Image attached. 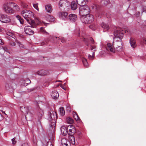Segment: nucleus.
<instances>
[{
	"mask_svg": "<svg viewBox=\"0 0 146 146\" xmlns=\"http://www.w3.org/2000/svg\"><path fill=\"white\" fill-rule=\"evenodd\" d=\"M56 118H57L56 114V112L52 111L49 113L48 118L49 120L50 121L52 119H55Z\"/></svg>",
	"mask_w": 146,
	"mask_h": 146,
	"instance_id": "obj_14",
	"label": "nucleus"
},
{
	"mask_svg": "<svg viewBox=\"0 0 146 146\" xmlns=\"http://www.w3.org/2000/svg\"><path fill=\"white\" fill-rule=\"evenodd\" d=\"M27 80V81H28L29 82H31L30 80H29L27 79V80Z\"/></svg>",
	"mask_w": 146,
	"mask_h": 146,
	"instance_id": "obj_54",
	"label": "nucleus"
},
{
	"mask_svg": "<svg viewBox=\"0 0 146 146\" xmlns=\"http://www.w3.org/2000/svg\"><path fill=\"white\" fill-rule=\"evenodd\" d=\"M86 1V0H77V2L78 5L82 6L85 5Z\"/></svg>",
	"mask_w": 146,
	"mask_h": 146,
	"instance_id": "obj_25",
	"label": "nucleus"
},
{
	"mask_svg": "<svg viewBox=\"0 0 146 146\" xmlns=\"http://www.w3.org/2000/svg\"><path fill=\"white\" fill-rule=\"evenodd\" d=\"M89 40L91 41V44H93L94 43V41L92 38L90 37L89 39Z\"/></svg>",
	"mask_w": 146,
	"mask_h": 146,
	"instance_id": "obj_43",
	"label": "nucleus"
},
{
	"mask_svg": "<svg viewBox=\"0 0 146 146\" xmlns=\"http://www.w3.org/2000/svg\"><path fill=\"white\" fill-rule=\"evenodd\" d=\"M87 45L88 46H89V44H88V43H87Z\"/></svg>",
	"mask_w": 146,
	"mask_h": 146,
	"instance_id": "obj_55",
	"label": "nucleus"
},
{
	"mask_svg": "<svg viewBox=\"0 0 146 146\" xmlns=\"http://www.w3.org/2000/svg\"><path fill=\"white\" fill-rule=\"evenodd\" d=\"M51 96L53 98L56 99L59 97V94L57 91L54 90L52 91Z\"/></svg>",
	"mask_w": 146,
	"mask_h": 146,
	"instance_id": "obj_21",
	"label": "nucleus"
},
{
	"mask_svg": "<svg viewBox=\"0 0 146 146\" xmlns=\"http://www.w3.org/2000/svg\"><path fill=\"white\" fill-rule=\"evenodd\" d=\"M77 7V5L76 2L74 1L72 2L71 4V9L73 10H75L76 9Z\"/></svg>",
	"mask_w": 146,
	"mask_h": 146,
	"instance_id": "obj_28",
	"label": "nucleus"
},
{
	"mask_svg": "<svg viewBox=\"0 0 146 146\" xmlns=\"http://www.w3.org/2000/svg\"><path fill=\"white\" fill-rule=\"evenodd\" d=\"M68 130H69V131L68 133L69 135H73L76 132L75 127L72 125H70L68 126Z\"/></svg>",
	"mask_w": 146,
	"mask_h": 146,
	"instance_id": "obj_10",
	"label": "nucleus"
},
{
	"mask_svg": "<svg viewBox=\"0 0 146 146\" xmlns=\"http://www.w3.org/2000/svg\"><path fill=\"white\" fill-rule=\"evenodd\" d=\"M77 16L76 15L72 14H70L68 16V19L70 22L72 23L74 22L77 19Z\"/></svg>",
	"mask_w": 146,
	"mask_h": 146,
	"instance_id": "obj_15",
	"label": "nucleus"
},
{
	"mask_svg": "<svg viewBox=\"0 0 146 146\" xmlns=\"http://www.w3.org/2000/svg\"><path fill=\"white\" fill-rule=\"evenodd\" d=\"M33 7L37 11H39V9L38 8V3L33 4Z\"/></svg>",
	"mask_w": 146,
	"mask_h": 146,
	"instance_id": "obj_38",
	"label": "nucleus"
},
{
	"mask_svg": "<svg viewBox=\"0 0 146 146\" xmlns=\"http://www.w3.org/2000/svg\"><path fill=\"white\" fill-rule=\"evenodd\" d=\"M114 43H113L112 45L111 43H108L107 44L106 49L108 51H110L111 52H115V49L114 48Z\"/></svg>",
	"mask_w": 146,
	"mask_h": 146,
	"instance_id": "obj_12",
	"label": "nucleus"
},
{
	"mask_svg": "<svg viewBox=\"0 0 146 146\" xmlns=\"http://www.w3.org/2000/svg\"><path fill=\"white\" fill-rule=\"evenodd\" d=\"M22 146H29V145L28 143H25L22 144Z\"/></svg>",
	"mask_w": 146,
	"mask_h": 146,
	"instance_id": "obj_48",
	"label": "nucleus"
},
{
	"mask_svg": "<svg viewBox=\"0 0 146 146\" xmlns=\"http://www.w3.org/2000/svg\"><path fill=\"white\" fill-rule=\"evenodd\" d=\"M48 72L44 70H40L38 71L36 73V74L41 76H45L47 74Z\"/></svg>",
	"mask_w": 146,
	"mask_h": 146,
	"instance_id": "obj_17",
	"label": "nucleus"
},
{
	"mask_svg": "<svg viewBox=\"0 0 146 146\" xmlns=\"http://www.w3.org/2000/svg\"><path fill=\"white\" fill-rule=\"evenodd\" d=\"M114 36L113 38L114 39L117 38L121 40L123 37V34L121 31L117 30L114 31Z\"/></svg>",
	"mask_w": 146,
	"mask_h": 146,
	"instance_id": "obj_6",
	"label": "nucleus"
},
{
	"mask_svg": "<svg viewBox=\"0 0 146 146\" xmlns=\"http://www.w3.org/2000/svg\"><path fill=\"white\" fill-rule=\"evenodd\" d=\"M3 118V117L1 114L0 113V121L2 120Z\"/></svg>",
	"mask_w": 146,
	"mask_h": 146,
	"instance_id": "obj_51",
	"label": "nucleus"
},
{
	"mask_svg": "<svg viewBox=\"0 0 146 146\" xmlns=\"http://www.w3.org/2000/svg\"><path fill=\"white\" fill-rule=\"evenodd\" d=\"M66 84V83H64V85H65Z\"/></svg>",
	"mask_w": 146,
	"mask_h": 146,
	"instance_id": "obj_57",
	"label": "nucleus"
},
{
	"mask_svg": "<svg viewBox=\"0 0 146 146\" xmlns=\"http://www.w3.org/2000/svg\"><path fill=\"white\" fill-rule=\"evenodd\" d=\"M141 44H146V38H143L141 41Z\"/></svg>",
	"mask_w": 146,
	"mask_h": 146,
	"instance_id": "obj_39",
	"label": "nucleus"
},
{
	"mask_svg": "<svg viewBox=\"0 0 146 146\" xmlns=\"http://www.w3.org/2000/svg\"><path fill=\"white\" fill-rule=\"evenodd\" d=\"M97 28L95 24H92L89 26V28L92 30H95Z\"/></svg>",
	"mask_w": 146,
	"mask_h": 146,
	"instance_id": "obj_34",
	"label": "nucleus"
},
{
	"mask_svg": "<svg viewBox=\"0 0 146 146\" xmlns=\"http://www.w3.org/2000/svg\"><path fill=\"white\" fill-rule=\"evenodd\" d=\"M90 49L91 50H92L93 55L94 56V55L95 52L96 51V46L95 45H90Z\"/></svg>",
	"mask_w": 146,
	"mask_h": 146,
	"instance_id": "obj_30",
	"label": "nucleus"
},
{
	"mask_svg": "<svg viewBox=\"0 0 146 146\" xmlns=\"http://www.w3.org/2000/svg\"><path fill=\"white\" fill-rule=\"evenodd\" d=\"M110 2L109 0H102L101 3L105 5H106L109 3Z\"/></svg>",
	"mask_w": 146,
	"mask_h": 146,
	"instance_id": "obj_36",
	"label": "nucleus"
},
{
	"mask_svg": "<svg viewBox=\"0 0 146 146\" xmlns=\"http://www.w3.org/2000/svg\"><path fill=\"white\" fill-rule=\"evenodd\" d=\"M17 43L18 44L19 47L23 48H25L24 46L21 43V42L18 41H17Z\"/></svg>",
	"mask_w": 146,
	"mask_h": 146,
	"instance_id": "obj_37",
	"label": "nucleus"
},
{
	"mask_svg": "<svg viewBox=\"0 0 146 146\" xmlns=\"http://www.w3.org/2000/svg\"><path fill=\"white\" fill-rule=\"evenodd\" d=\"M90 11V8L87 5L81 6L79 8V13L81 16L89 14Z\"/></svg>",
	"mask_w": 146,
	"mask_h": 146,
	"instance_id": "obj_4",
	"label": "nucleus"
},
{
	"mask_svg": "<svg viewBox=\"0 0 146 146\" xmlns=\"http://www.w3.org/2000/svg\"><path fill=\"white\" fill-rule=\"evenodd\" d=\"M39 113H38V117L40 118L42 117V115L44 114V112L43 110L40 109L39 110Z\"/></svg>",
	"mask_w": 146,
	"mask_h": 146,
	"instance_id": "obj_35",
	"label": "nucleus"
},
{
	"mask_svg": "<svg viewBox=\"0 0 146 146\" xmlns=\"http://www.w3.org/2000/svg\"><path fill=\"white\" fill-rule=\"evenodd\" d=\"M66 122L68 123L72 124L74 122V120L71 117H68L66 118Z\"/></svg>",
	"mask_w": 146,
	"mask_h": 146,
	"instance_id": "obj_29",
	"label": "nucleus"
},
{
	"mask_svg": "<svg viewBox=\"0 0 146 146\" xmlns=\"http://www.w3.org/2000/svg\"><path fill=\"white\" fill-rule=\"evenodd\" d=\"M10 44L12 46H14L15 45V42L13 41H11L10 43Z\"/></svg>",
	"mask_w": 146,
	"mask_h": 146,
	"instance_id": "obj_46",
	"label": "nucleus"
},
{
	"mask_svg": "<svg viewBox=\"0 0 146 146\" xmlns=\"http://www.w3.org/2000/svg\"><path fill=\"white\" fill-rule=\"evenodd\" d=\"M0 21L2 22L7 23L11 21V19L9 16L6 14L0 15Z\"/></svg>",
	"mask_w": 146,
	"mask_h": 146,
	"instance_id": "obj_5",
	"label": "nucleus"
},
{
	"mask_svg": "<svg viewBox=\"0 0 146 146\" xmlns=\"http://www.w3.org/2000/svg\"><path fill=\"white\" fill-rule=\"evenodd\" d=\"M73 135H72L69 136V141H68L69 142L70 145V143H71L72 145H74L75 143V138Z\"/></svg>",
	"mask_w": 146,
	"mask_h": 146,
	"instance_id": "obj_20",
	"label": "nucleus"
},
{
	"mask_svg": "<svg viewBox=\"0 0 146 146\" xmlns=\"http://www.w3.org/2000/svg\"><path fill=\"white\" fill-rule=\"evenodd\" d=\"M92 9L94 10H96L97 9V7L96 5L95 4L92 5L91 6Z\"/></svg>",
	"mask_w": 146,
	"mask_h": 146,
	"instance_id": "obj_42",
	"label": "nucleus"
},
{
	"mask_svg": "<svg viewBox=\"0 0 146 146\" xmlns=\"http://www.w3.org/2000/svg\"><path fill=\"white\" fill-rule=\"evenodd\" d=\"M11 141L12 142V143L13 145L15 144L17 142V141L15 140V137L12 139L11 140Z\"/></svg>",
	"mask_w": 146,
	"mask_h": 146,
	"instance_id": "obj_41",
	"label": "nucleus"
},
{
	"mask_svg": "<svg viewBox=\"0 0 146 146\" xmlns=\"http://www.w3.org/2000/svg\"><path fill=\"white\" fill-rule=\"evenodd\" d=\"M61 87L64 90H66V88L63 85H61Z\"/></svg>",
	"mask_w": 146,
	"mask_h": 146,
	"instance_id": "obj_50",
	"label": "nucleus"
},
{
	"mask_svg": "<svg viewBox=\"0 0 146 146\" xmlns=\"http://www.w3.org/2000/svg\"><path fill=\"white\" fill-rule=\"evenodd\" d=\"M69 4L68 1L67 0H60L59 3L60 7H68Z\"/></svg>",
	"mask_w": 146,
	"mask_h": 146,
	"instance_id": "obj_11",
	"label": "nucleus"
},
{
	"mask_svg": "<svg viewBox=\"0 0 146 146\" xmlns=\"http://www.w3.org/2000/svg\"><path fill=\"white\" fill-rule=\"evenodd\" d=\"M21 14L30 25L32 26V27L36 28L37 25L34 21L32 20L31 19L32 17L33 16V13L31 11L27 10H24L22 11Z\"/></svg>",
	"mask_w": 146,
	"mask_h": 146,
	"instance_id": "obj_1",
	"label": "nucleus"
},
{
	"mask_svg": "<svg viewBox=\"0 0 146 146\" xmlns=\"http://www.w3.org/2000/svg\"><path fill=\"white\" fill-rule=\"evenodd\" d=\"M101 26L105 31L108 30L109 29V27L108 25L104 23H102Z\"/></svg>",
	"mask_w": 146,
	"mask_h": 146,
	"instance_id": "obj_24",
	"label": "nucleus"
},
{
	"mask_svg": "<svg viewBox=\"0 0 146 146\" xmlns=\"http://www.w3.org/2000/svg\"><path fill=\"white\" fill-rule=\"evenodd\" d=\"M21 111L24 113L26 114L25 115V118L27 119V114L29 116H31L32 114L29 110V107L28 106L23 107L22 106L20 107Z\"/></svg>",
	"mask_w": 146,
	"mask_h": 146,
	"instance_id": "obj_8",
	"label": "nucleus"
},
{
	"mask_svg": "<svg viewBox=\"0 0 146 146\" xmlns=\"http://www.w3.org/2000/svg\"><path fill=\"white\" fill-rule=\"evenodd\" d=\"M58 38V40H60L61 42H65V40L64 38L60 37Z\"/></svg>",
	"mask_w": 146,
	"mask_h": 146,
	"instance_id": "obj_40",
	"label": "nucleus"
},
{
	"mask_svg": "<svg viewBox=\"0 0 146 146\" xmlns=\"http://www.w3.org/2000/svg\"><path fill=\"white\" fill-rule=\"evenodd\" d=\"M46 20L50 22H52L54 21L55 19L52 16L49 15H47L46 16Z\"/></svg>",
	"mask_w": 146,
	"mask_h": 146,
	"instance_id": "obj_22",
	"label": "nucleus"
},
{
	"mask_svg": "<svg viewBox=\"0 0 146 146\" xmlns=\"http://www.w3.org/2000/svg\"><path fill=\"white\" fill-rule=\"evenodd\" d=\"M72 114L74 118L77 121L80 120V118L76 112L73 111Z\"/></svg>",
	"mask_w": 146,
	"mask_h": 146,
	"instance_id": "obj_27",
	"label": "nucleus"
},
{
	"mask_svg": "<svg viewBox=\"0 0 146 146\" xmlns=\"http://www.w3.org/2000/svg\"><path fill=\"white\" fill-rule=\"evenodd\" d=\"M60 114L62 116H63L65 114V111L64 108L62 107L60 108Z\"/></svg>",
	"mask_w": 146,
	"mask_h": 146,
	"instance_id": "obj_33",
	"label": "nucleus"
},
{
	"mask_svg": "<svg viewBox=\"0 0 146 146\" xmlns=\"http://www.w3.org/2000/svg\"><path fill=\"white\" fill-rule=\"evenodd\" d=\"M82 61L84 66L86 67H88V63L86 59L85 58H83L82 59Z\"/></svg>",
	"mask_w": 146,
	"mask_h": 146,
	"instance_id": "obj_32",
	"label": "nucleus"
},
{
	"mask_svg": "<svg viewBox=\"0 0 146 146\" xmlns=\"http://www.w3.org/2000/svg\"><path fill=\"white\" fill-rule=\"evenodd\" d=\"M66 110L68 111H70L71 110V108L69 106H67L66 107Z\"/></svg>",
	"mask_w": 146,
	"mask_h": 146,
	"instance_id": "obj_45",
	"label": "nucleus"
},
{
	"mask_svg": "<svg viewBox=\"0 0 146 146\" xmlns=\"http://www.w3.org/2000/svg\"><path fill=\"white\" fill-rule=\"evenodd\" d=\"M61 81H59V82H61Z\"/></svg>",
	"mask_w": 146,
	"mask_h": 146,
	"instance_id": "obj_58",
	"label": "nucleus"
},
{
	"mask_svg": "<svg viewBox=\"0 0 146 146\" xmlns=\"http://www.w3.org/2000/svg\"><path fill=\"white\" fill-rule=\"evenodd\" d=\"M59 17L60 19L63 20H65L66 19L68 13L65 12H60L58 14Z\"/></svg>",
	"mask_w": 146,
	"mask_h": 146,
	"instance_id": "obj_13",
	"label": "nucleus"
},
{
	"mask_svg": "<svg viewBox=\"0 0 146 146\" xmlns=\"http://www.w3.org/2000/svg\"><path fill=\"white\" fill-rule=\"evenodd\" d=\"M60 129L62 133L64 136L66 135L68 133V126L67 127L66 126H62Z\"/></svg>",
	"mask_w": 146,
	"mask_h": 146,
	"instance_id": "obj_16",
	"label": "nucleus"
},
{
	"mask_svg": "<svg viewBox=\"0 0 146 146\" xmlns=\"http://www.w3.org/2000/svg\"><path fill=\"white\" fill-rule=\"evenodd\" d=\"M1 108V107L0 106V108Z\"/></svg>",
	"mask_w": 146,
	"mask_h": 146,
	"instance_id": "obj_59",
	"label": "nucleus"
},
{
	"mask_svg": "<svg viewBox=\"0 0 146 146\" xmlns=\"http://www.w3.org/2000/svg\"><path fill=\"white\" fill-rule=\"evenodd\" d=\"M61 143L62 146H70L69 142L65 138L62 139Z\"/></svg>",
	"mask_w": 146,
	"mask_h": 146,
	"instance_id": "obj_19",
	"label": "nucleus"
},
{
	"mask_svg": "<svg viewBox=\"0 0 146 146\" xmlns=\"http://www.w3.org/2000/svg\"><path fill=\"white\" fill-rule=\"evenodd\" d=\"M125 32L126 33L127 32H128V31H129V30L128 29H125Z\"/></svg>",
	"mask_w": 146,
	"mask_h": 146,
	"instance_id": "obj_53",
	"label": "nucleus"
},
{
	"mask_svg": "<svg viewBox=\"0 0 146 146\" xmlns=\"http://www.w3.org/2000/svg\"><path fill=\"white\" fill-rule=\"evenodd\" d=\"M12 2H7L4 3L2 7L3 11L7 14H12L14 13V10L11 7Z\"/></svg>",
	"mask_w": 146,
	"mask_h": 146,
	"instance_id": "obj_2",
	"label": "nucleus"
},
{
	"mask_svg": "<svg viewBox=\"0 0 146 146\" xmlns=\"http://www.w3.org/2000/svg\"><path fill=\"white\" fill-rule=\"evenodd\" d=\"M11 5L14 9H13L14 11H18L19 10L20 8L19 6L16 4L12 2Z\"/></svg>",
	"mask_w": 146,
	"mask_h": 146,
	"instance_id": "obj_26",
	"label": "nucleus"
},
{
	"mask_svg": "<svg viewBox=\"0 0 146 146\" xmlns=\"http://www.w3.org/2000/svg\"><path fill=\"white\" fill-rule=\"evenodd\" d=\"M31 26H25L24 28V30L25 33L29 35H31L33 34L34 32V31L31 29V28L34 27H32V26L31 25Z\"/></svg>",
	"mask_w": 146,
	"mask_h": 146,
	"instance_id": "obj_9",
	"label": "nucleus"
},
{
	"mask_svg": "<svg viewBox=\"0 0 146 146\" xmlns=\"http://www.w3.org/2000/svg\"><path fill=\"white\" fill-rule=\"evenodd\" d=\"M41 29V31H43L46 34H48V33L47 32H46V31H45V30L44 29V28L41 27V28H40Z\"/></svg>",
	"mask_w": 146,
	"mask_h": 146,
	"instance_id": "obj_47",
	"label": "nucleus"
},
{
	"mask_svg": "<svg viewBox=\"0 0 146 146\" xmlns=\"http://www.w3.org/2000/svg\"><path fill=\"white\" fill-rule=\"evenodd\" d=\"M131 46L133 48H135L136 46L137 45L136 41L135 39L133 38H131L129 40Z\"/></svg>",
	"mask_w": 146,
	"mask_h": 146,
	"instance_id": "obj_18",
	"label": "nucleus"
},
{
	"mask_svg": "<svg viewBox=\"0 0 146 146\" xmlns=\"http://www.w3.org/2000/svg\"><path fill=\"white\" fill-rule=\"evenodd\" d=\"M3 42L2 40L0 39V44L1 45H3Z\"/></svg>",
	"mask_w": 146,
	"mask_h": 146,
	"instance_id": "obj_52",
	"label": "nucleus"
},
{
	"mask_svg": "<svg viewBox=\"0 0 146 146\" xmlns=\"http://www.w3.org/2000/svg\"><path fill=\"white\" fill-rule=\"evenodd\" d=\"M114 46H115L114 48L115 49V51L116 50L118 51H121L122 50V43L120 41H118L115 42V43L113 42Z\"/></svg>",
	"mask_w": 146,
	"mask_h": 146,
	"instance_id": "obj_7",
	"label": "nucleus"
},
{
	"mask_svg": "<svg viewBox=\"0 0 146 146\" xmlns=\"http://www.w3.org/2000/svg\"><path fill=\"white\" fill-rule=\"evenodd\" d=\"M94 56L93 55V54H92V56L91 55H89L88 56V58H89V59H92V58H93L94 57Z\"/></svg>",
	"mask_w": 146,
	"mask_h": 146,
	"instance_id": "obj_49",
	"label": "nucleus"
},
{
	"mask_svg": "<svg viewBox=\"0 0 146 146\" xmlns=\"http://www.w3.org/2000/svg\"><path fill=\"white\" fill-rule=\"evenodd\" d=\"M78 34H79V36L80 35V33H79Z\"/></svg>",
	"mask_w": 146,
	"mask_h": 146,
	"instance_id": "obj_56",
	"label": "nucleus"
},
{
	"mask_svg": "<svg viewBox=\"0 0 146 146\" xmlns=\"http://www.w3.org/2000/svg\"><path fill=\"white\" fill-rule=\"evenodd\" d=\"M81 20L85 24L90 23L92 22L94 19V16L91 14H88L81 17Z\"/></svg>",
	"mask_w": 146,
	"mask_h": 146,
	"instance_id": "obj_3",
	"label": "nucleus"
},
{
	"mask_svg": "<svg viewBox=\"0 0 146 146\" xmlns=\"http://www.w3.org/2000/svg\"><path fill=\"white\" fill-rule=\"evenodd\" d=\"M2 49L4 50L5 52H8V49L7 48L6 46L3 47Z\"/></svg>",
	"mask_w": 146,
	"mask_h": 146,
	"instance_id": "obj_44",
	"label": "nucleus"
},
{
	"mask_svg": "<svg viewBox=\"0 0 146 146\" xmlns=\"http://www.w3.org/2000/svg\"><path fill=\"white\" fill-rule=\"evenodd\" d=\"M45 8L47 12L51 13L52 11V9L51 6L50 5H48L45 6Z\"/></svg>",
	"mask_w": 146,
	"mask_h": 146,
	"instance_id": "obj_23",
	"label": "nucleus"
},
{
	"mask_svg": "<svg viewBox=\"0 0 146 146\" xmlns=\"http://www.w3.org/2000/svg\"><path fill=\"white\" fill-rule=\"evenodd\" d=\"M16 17L18 20H19L21 24H23L24 23V19L22 18L20 16L17 15Z\"/></svg>",
	"mask_w": 146,
	"mask_h": 146,
	"instance_id": "obj_31",
	"label": "nucleus"
}]
</instances>
